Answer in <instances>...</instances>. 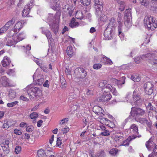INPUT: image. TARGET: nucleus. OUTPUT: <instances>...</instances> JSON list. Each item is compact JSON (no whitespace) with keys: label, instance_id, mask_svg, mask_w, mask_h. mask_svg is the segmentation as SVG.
<instances>
[{"label":"nucleus","instance_id":"obj_61","mask_svg":"<svg viewBox=\"0 0 157 157\" xmlns=\"http://www.w3.org/2000/svg\"><path fill=\"white\" fill-rule=\"evenodd\" d=\"M14 132L15 134L19 135H20L22 134L20 130L17 129H14Z\"/></svg>","mask_w":157,"mask_h":157},{"label":"nucleus","instance_id":"obj_48","mask_svg":"<svg viewBox=\"0 0 157 157\" xmlns=\"http://www.w3.org/2000/svg\"><path fill=\"white\" fill-rule=\"evenodd\" d=\"M16 96V93L13 91H10L9 93V97L10 98L12 99L15 98Z\"/></svg>","mask_w":157,"mask_h":157},{"label":"nucleus","instance_id":"obj_59","mask_svg":"<svg viewBox=\"0 0 157 157\" xmlns=\"http://www.w3.org/2000/svg\"><path fill=\"white\" fill-rule=\"evenodd\" d=\"M140 58L139 57H136L134 59L135 62L137 64L139 63L140 62Z\"/></svg>","mask_w":157,"mask_h":157},{"label":"nucleus","instance_id":"obj_38","mask_svg":"<svg viewBox=\"0 0 157 157\" xmlns=\"http://www.w3.org/2000/svg\"><path fill=\"white\" fill-rule=\"evenodd\" d=\"M9 123H10L7 120H5L2 127L6 129L8 128L11 126Z\"/></svg>","mask_w":157,"mask_h":157},{"label":"nucleus","instance_id":"obj_24","mask_svg":"<svg viewBox=\"0 0 157 157\" xmlns=\"http://www.w3.org/2000/svg\"><path fill=\"white\" fill-rule=\"evenodd\" d=\"M116 23V21L114 18L111 19L109 21L108 26L106 28H112V29L114 30Z\"/></svg>","mask_w":157,"mask_h":157},{"label":"nucleus","instance_id":"obj_51","mask_svg":"<svg viewBox=\"0 0 157 157\" xmlns=\"http://www.w3.org/2000/svg\"><path fill=\"white\" fill-rule=\"evenodd\" d=\"M129 140L128 139H126L120 145H122L124 146H128L129 144Z\"/></svg>","mask_w":157,"mask_h":157},{"label":"nucleus","instance_id":"obj_22","mask_svg":"<svg viewBox=\"0 0 157 157\" xmlns=\"http://www.w3.org/2000/svg\"><path fill=\"white\" fill-rule=\"evenodd\" d=\"M41 29H42V33L46 35L48 40L50 39L52 36L50 32L48 30L44 28H41Z\"/></svg>","mask_w":157,"mask_h":157},{"label":"nucleus","instance_id":"obj_13","mask_svg":"<svg viewBox=\"0 0 157 157\" xmlns=\"http://www.w3.org/2000/svg\"><path fill=\"white\" fill-rule=\"evenodd\" d=\"M33 3L30 2V3L25 5L22 11V16L25 17L27 16L29 13L30 9L32 7Z\"/></svg>","mask_w":157,"mask_h":157},{"label":"nucleus","instance_id":"obj_4","mask_svg":"<svg viewBox=\"0 0 157 157\" xmlns=\"http://www.w3.org/2000/svg\"><path fill=\"white\" fill-rule=\"evenodd\" d=\"M145 145L148 151H151L153 148L152 153L150 154L148 157H157V145L151 140L146 142Z\"/></svg>","mask_w":157,"mask_h":157},{"label":"nucleus","instance_id":"obj_41","mask_svg":"<svg viewBox=\"0 0 157 157\" xmlns=\"http://www.w3.org/2000/svg\"><path fill=\"white\" fill-rule=\"evenodd\" d=\"M131 78L134 82H137L140 80V77L137 75H132L131 76Z\"/></svg>","mask_w":157,"mask_h":157},{"label":"nucleus","instance_id":"obj_23","mask_svg":"<svg viewBox=\"0 0 157 157\" xmlns=\"http://www.w3.org/2000/svg\"><path fill=\"white\" fill-rule=\"evenodd\" d=\"M105 88L109 89L114 95H118L117 92L115 88L112 87L110 84H107Z\"/></svg>","mask_w":157,"mask_h":157},{"label":"nucleus","instance_id":"obj_53","mask_svg":"<svg viewBox=\"0 0 157 157\" xmlns=\"http://www.w3.org/2000/svg\"><path fill=\"white\" fill-rule=\"evenodd\" d=\"M102 66V65L100 63H96L94 64L93 67L95 69H98L100 68Z\"/></svg>","mask_w":157,"mask_h":157},{"label":"nucleus","instance_id":"obj_47","mask_svg":"<svg viewBox=\"0 0 157 157\" xmlns=\"http://www.w3.org/2000/svg\"><path fill=\"white\" fill-rule=\"evenodd\" d=\"M38 117V114L36 112H33L31 113L30 115V117L33 119L36 118Z\"/></svg>","mask_w":157,"mask_h":157},{"label":"nucleus","instance_id":"obj_45","mask_svg":"<svg viewBox=\"0 0 157 157\" xmlns=\"http://www.w3.org/2000/svg\"><path fill=\"white\" fill-rule=\"evenodd\" d=\"M125 78L124 76H123L121 78V80H123V81H122L121 80H118V82L117 84V85L118 86H121V85L124 84L125 83L124 80L125 79Z\"/></svg>","mask_w":157,"mask_h":157},{"label":"nucleus","instance_id":"obj_62","mask_svg":"<svg viewBox=\"0 0 157 157\" xmlns=\"http://www.w3.org/2000/svg\"><path fill=\"white\" fill-rule=\"evenodd\" d=\"M140 2L141 4L144 6H147L148 3L146 2V0H140Z\"/></svg>","mask_w":157,"mask_h":157},{"label":"nucleus","instance_id":"obj_2","mask_svg":"<svg viewBox=\"0 0 157 157\" xmlns=\"http://www.w3.org/2000/svg\"><path fill=\"white\" fill-rule=\"evenodd\" d=\"M25 90H26L28 95L30 96V98L33 99V96H40L41 94V89L38 87H31V86H28L25 88Z\"/></svg>","mask_w":157,"mask_h":157},{"label":"nucleus","instance_id":"obj_60","mask_svg":"<svg viewBox=\"0 0 157 157\" xmlns=\"http://www.w3.org/2000/svg\"><path fill=\"white\" fill-rule=\"evenodd\" d=\"M111 82L113 84H117L118 82V80L114 78H111L110 79Z\"/></svg>","mask_w":157,"mask_h":157},{"label":"nucleus","instance_id":"obj_49","mask_svg":"<svg viewBox=\"0 0 157 157\" xmlns=\"http://www.w3.org/2000/svg\"><path fill=\"white\" fill-rule=\"evenodd\" d=\"M69 128L68 127H67L65 128H62L59 129V130H60L63 133V134L67 133L69 131Z\"/></svg>","mask_w":157,"mask_h":157},{"label":"nucleus","instance_id":"obj_15","mask_svg":"<svg viewBox=\"0 0 157 157\" xmlns=\"http://www.w3.org/2000/svg\"><path fill=\"white\" fill-rule=\"evenodd\" d=\"M113 30L112 29V28H106L104 32V36L106 40H109L111 39Z\"/></svg>","mask_w":157,"mask_h":157},{"label":"nucleus","instance_id":"obj_19","mask_svg":"<svg viewBox=\"0 0 157 157\" xmlns=\"http://www.w3.org/2000/svg\"><path fill=\"white\" fill-rule=\"evenodd\" d=\"M22 21H19L16 23L13 27V31L14 32L18 33L23 27Z\"/></svg>","mask_w":157,"mask_h":157},{"label":"nucleus","instance_id":"obj_37","mask_svg":"<svg viewBox=\"0 0 157 157\" xmlns=\"http://www.w3.org/2000/svg\"><path fill=\"white\" fill-rule=\"evenodd\" d=\"M84 15L83 13L81 11H78L76 12L75 14V16L77 18L79 19H82L83 18Z\"/></svg>","mask_w":157,"mask_h":157},{"label":"nucleus","instance_id":"obj_43","mask_svg":"<svg viewBox=\"0 0 157 157\" xmlns=\"http://www.w3.org/2000/svg\"><path fill=\"white\" fill-rule=\"evenodd\" d=\"M60 82H61V87H62V88L64 89L67 86L65 79L63 77L61 78Z\"/></svg>","mask_w":157,"mask_h":157},{"label":"nucleus","instance_id":"obj_57","mask_svg":"<svg viewBox=\"0 0 157 157\" xmlns=\"http://www.w3.org/2000/svg\"><path fill=\"white\" fill-rule=\"evenodd\" d=\"M7 29L4 26L0 29V35L2 34L3 33L5 32Z\"/></svg>","mask_w":157,"mask_h":157},{"label":"nucleus","instance_id":"obj_21","mask_svg":"<svg viewBox=\"0 0 157 157\" xmlns=\"http://www.w3.org/2000/svg\"><path fill=\"white\" fill-rule=\"evenodd\" d=\"M10 61L7 56H5L2 61V65L3 67H6L9 65Z\"/></svg>","mask_w":157,"mask_h":157},{"label":"nucleus","instance_id":"obj_55","mask_svg":"<svg viewBox=\"0 0 157 157\" xmlns=\"http://www.w3.org/2000/svg\"><path fill=\"white\" fill-rule=\"evenodd\" d=\"M10 143V141L9 140H5L4 141L2 144H1L2 147V146H4V147H6L7 145L9 146V145Z\"/></svg>","mask_w":157,"mask_h":157},{"label":"nucleus","instance_id":"obj_32","mask_svg":"<svg viewBox=\"0 0 157 157\" xmlns=\"http://www.w3.org/2000/svg\"><path fill=\"white\" fill-rule=\"evenodd\" d=\"M102 10H101V13L100 14H97L96 13V12H95V14L99 18L101 21H105L107 19V17L104 14L102 13Z\"/></svg>","mask_w":157,"mask_h":157},{"label":"nucleus","instance_id":"obj_63","mask_svg":"<svg viewBox=\"0 0 157 157\" xmlns=\"http://www.w3.org/2000/svg\"><path fill=\"white\" fill-rule=\"evenodd\" d=\"M16 20V19L15 17H13L12 19L11 20H10L8 22H9V23L12 25V26L13 25L14 23L15 22Z\"/></svg>","mask_w":157,"mask_h":157},{"label":"nucleus","instance_id":"obj_42","mask_svg":"<svg viewBox=\"0 0 157 157\" xmlns=\"http://www.w3.org/2000/svg\"><path fill=\"white\" fill-rule=\"evenodd\" d=\"M107 83V82L105 80H103L101 81L99 83V86L100 87H103L105 86H106L107 85H106ZM105 88H104L103 90H104V91H105Z\"/></svg>","mask_w":157,"mask_h":157},{"label":"nucleus","instance_id":"obj_1","mask_svg":"<svg viewBox=\"0 0 157 157\" xmlns=\"http://www.w3.org/2000/svg\"><path fill=\"white\" fill-rule=\"evenodd\" d=\"M144 25L148 30H154L157 27V21L155 17L149 15L146 16L144 20Z\"/></svg>","mask_w":157,"mask_h":157},{"label":"nucleus","instance_id":"obj_8","mask_svg":"<svg viewBox=\"0 0 157 157\" xmlns=\"http://www.w3.org/2000/svg\"><path fill=\"white\" fill-rule=\"evenodd\" d=\"M33 80L36 82V83L41 85L44 82V76L42 75H38L36 72L34 73L33 76Z\"/></svg>","mask_w":157,"mask_h":157},{"label":"nucleus","instance_id":"obj_58","mask_svg":"<svg viewBox=\"0 0 157 157\" xmlns=\"http://www.w3.org/2000/svg\"><path fill=\"white\" fill-rule=\"evenodd\" d=\"M26 131L28 132H32L33 129V128L32 126H29L26 127Z\"/></svg>","mask_w":157,"mask_h":157},{"label":"nucleus","instance_id":"obj_36","mask_svg":"<svg viewBox=\"0 0 157 157\" xmlns=\"http://www.w3.org/2000/svg\"><path fill=\"white\" fill-rule=\"evenodd\" d=\"M118 3L120 5L119 10L121 11H123L125 8V4L124 2L122 1H118Z\"/></svg>","mask_w":157,"mask_h":157},{"label":"nucleus","instance_id":"obj_29","mask_svg":"<svg viewBox=\"0 0 157 157\" xmlns=\"http://www.w3.org/2000/svg\"><path fill=\"white\" fill-rule=\"evenodd\" d=\"M75 19L73 18L69 24V26L71 28L76 27L79 25V23L78 22L75 21Z\"/></svg>","mask_w":157,"mask_h":157},{"label":"nucleus","instance_id":"obj_26","mask_svg":"<svg viewBox=\"0 0 157 157\" xmlns=\"http://www.w3.org/2000/svg\"><path fill=\"white\" fill-rule=\"evenodd\" d=\"M123 136L122 134L121 133H117L115 135V140L117 143H119L123 140Z\"/></svg>","mask_w":157,"mask_h":157},{"label":"nucleus","instance_id":"obj_25","mask_svg":"<svg viewBox=\"0 0 157 157\" xmlns=\"http://www.w3.org/2000/svg\"><path fill=\"white\" fill-rule=\"evenodd\" d=\"M124 25L128 28H130L132 25V18H124Z\"/></svg>","mask_w":157,"mask_h":157},{"label":"nucleus","instance_id":"obj_33","mask_svg":"<svg viewBox=\"0 0 157 157\" xmlns=\"http://www.w3.org/2000/svg\"><path fill=\"white\" fill-rule=\"evenodd\" d=\"M38 157H47L45 151L43 149L39 150L37 152Z\"/></svg>","mask_w":157,"mask_h":157},{"label":"nucleus","instance_id":"obj_28","mask_svg":"<svg viewBox=\"0 0 157 157\" xmlns=\"http://www.w3.org/2000/svg\"><path fill=\"white\" fill-rule=\"evenodd\" d=\"M118 34L120 37L123 36V33L122 32V23L121 21H118Z\"/></svg>","mask_w":157,"mask_h":157},{"label":"nucleus","instance_id":"obj_46","mask_svg":"<svg viewBox=\"0 0 157 157\" xmlns=\"http://www.w3.org/2000/svg\"><path fill=\"white\" fill-rule=\"evenodd\" d=\"M118 150L116 148H113L111 150L109 151L110 154H111L112 155H115L117 153Z\"/></svg>","mask_w":157,"mask_h":157},{"label":"nucleus","instance_id":"obj_5","mask_svg":"<svg viewBox=\"0 0 157 157\" xmlns=\"http://www.w3.org/2000/svg\"><path fill=\"white\" fill-rule=\"evenodd\" d=\"M145 110L140 108L132 107L131 112V115L134 117H139V116H142L144 114Z\"/></svg>","mask_w":157,"mask_h":157},{"label":"nucleus","instance_id":"obj_10","mask_svg":"<svg viewBox=\"0 0 157 157\" xmlns=\"http://www.w3.org/2000/svg\"><path fill=\"white\" fill-rule=\"evenodd\" d=\"M144 88L147 94L151 95L153 92V85L150 82H147L144 84Z\"/></svg>","mask_w":157,"mask_h":157},{"label":"nucleus","instance_id":"obj_34","mask_svg":"<svg viewBox=\"0 0 157 157\" xmlns=\"http://www.w3.org/2000/svg\"><path fill=\"white\" fill-rule=\"evenodd\" d=\"M131 9H126L125 11L124 18H131Z\"/></svg>","mask_w":157,"mask_h":157},{"label":"nucleus","instance_id":"obj_3","mask_svg":"<svg viewBox=\"0 0 157 157\" xmlns=\"http://www.w3.org/2000/svg\"><path fill=\"white\" fill-rule=\"evenodd\" d=\"M52 14H50L48 17V20L49 21V25L51 29L55 34L57 33L58 29L59 18L56 19Z\"/></svg>","mask_w":157,"mask_h":157},{"label":"nucleus","instance_id":"obj_7","mask_svg":"<svg viewBox=\"0 0 157 157\" xmlns=\"http://www.w3.org/2000/svg\"><path fill=\"white\" fill-rule=\"evenodd\" d=\"M132 96L133 100L135 105H140L143 101H146L144 99L143 100L140 95L136 93L135 91L133 92Z\"/></svg>","mask_w":157,"mask_h":157},{"label":"nucleus","instance_id":"obj_14","mask_svg":"<svg viewBox=\"0 0 157 157\" xmlns=\"http://www.w3.org/2000/svg\"><path fill=\"white\" fill-rule=\"evenodd\" d=\"M111 97L112 96L109 93L105 92L100 97L99 100L102 102H106L111 99Z\"/></svg>","mask_w":157,"mask_h":157},{"label":"nucleus","instance_id":"obj_30","mask_svg":"<svg viewBox=\"0 0 157 157\" xmlns=\"http://www.w3.org/2000/svg\"><path fill=\"white\" fill-rule=\"evenodd\" d=\"M67 54L70 57H72L74 55V52L71 46H69L67 48Z\"/></svg>","mask_w":157,"mask_h":157},{"label":"nucleus","instance_id":"obj_17","mask_svg":"<svg viewBox=\"0 0 157 157\" xmlns=\"http://www.w3.org/2000/svg\"><path fill=\"white\" fill-rule=\"evenodd\" d=\"M12 36L13 40H14L15 44L18 42L22 40L25 38V35L23 33H19L17 35H14Z\"/></svg>","mask_w":157,"mask_h":157},{"label":"nucleus","instance_id":"obj_11","mask_svg":"<svg viewBox=\"0 0 157 157\" xmlns=\"http://www.w3.org/2000/svg\"><path fill=\"white\" fill-rule=\"evenodd\" d=\"M156 56H157V52L154 51L152 52L148 53L141 56V58L143 60H147L151 59L152 58H154Z\"/></svg>","mask_w":157,"mask_h":157},{"label":"nucleus","instance_id":"obj_20","mask_svg":"<svg viewBox=\"0 0 157 157\" xmlns=\"http://www.w3.org/2000/svg\"><path fill=\"white\" fill-rule=\"evenodd\" d=\"M12 36V35L11 36H9L8 37H7L6 38V40H7L6 45L11 46L16 44L14 40H13V38L11 37Z\"/></svg>","mask_w":157,"mask_h":157},{"label":"nucleus","instance_id":"obj_35","mask_svg":"<svg viewBox=\"0 0 157 157\" xmlns=\"http://www.w3.org/2000/svg\"><path fill=\"white\" fill-rule=\"evenodd\" d=\"M101 60L103 62L106 64H111L112 63V61L105 56H104L103 57L102 59Z\"/></svg>","mask_w":157,"mask_h":157},{"label":"nucleus","instance_id":"obj_52","mask_svg":"<svg viewBox=\"0 0 157 157\" xmlns=\"http://www.w3.org/2000/svg\"><path fill=\"white\" fill-rule=\"evenodd\" d=\"M18 102L17 101H15L14 102L9 103L7 104V106L9 107H11L15 105Z\"/></svg>","mask_w":157,"mask_h":157},{"label":"nucleus","instance_id":"obj_56","mask_svg":"<svg viewBox=\"0 0 157 157\" xmlns=\"http://www.w3.org/2000/svg\"><path fill=\"white\" fill-rule=\"evenodd\" d=\"M56 144L58 146H60L62 144V139L61 137L58 138L57 139Z\"/></svg>","mask_w":157,"mask_h":157},{"label":"nucleus","instance_id":"obj_12","mask_svg":"<svg viewBox=\"0 0 157 157\" xmlns=\"http://www.w3.org/2000/svg\"><path fill=\"white\" fill-rule=\"evenodd\" d=\"M135 120L144 125H147L148 127L151 126L150 122L146 118L136 117L135 118Z\"/></svg>","mask_w":157,"mask_h":157},{"label":"nucleus","instance_id":"obj_40","mask_svg":"<svg viewBox=\"0 0 157 157\" xmlns=\"http://www.w3.org/2000/svg\"><path fill=\"white\" fill-rule=\"evenodd\" d=\"M2 147L5 154L7 155L10 152V150L9 146L7 145L6 147L2 146Z\"/></svg>","mask_w":157,"mask_h":157},{"label":"nucleus","instance_id":"obj_16","mask_svg":"<svg viewBox=\"0 0 157 157\" xmlns=\"http://www.w3.org/2000/svg\"><path fill=\"white\" fill-rule=\"evenodd\" d=\"M9 84V80L6 77L3 76L0 78V87L8 86Z\"/></svg>","mask_w":157,"mask_h":157},{"label":"nucleus","instance_id":"obj_9","mask_svg":"<svg viewBox=\"0 0 157 157\" xmlns=\"http://www.w3.org/2000/svg\"><path fill=\"white\" fill-rule=\"evenodd\" d=\"M94 2L95 6L96 13L99 15L101 13V10H103L102 1L101 0H94Z\"/></svg>","mask_w":157,"mask_h":157},{"label":"nucleus","instance_id":"obj_6","mask_svg":"<svg viewBox=\"0 0 157 157\" xmlns=\"http://www.w3.org/2000/svg\"><path fill=\"white\" fill-rule=\"evenodd\" d=\"M75 76L78 78H84L86 75V72L83 68H77L74 70Z\"/></svg>","mask_w":157,"mask_h":157},{"label":"nucleus","instance_id":"obj_54","mask_svg":"<svg viewBox=\"0 0 157 157\" xmlns=\"http://www.w3.org/2000/svg\"><path fill=\"white\" fill-rule=\"evenodd\" d=\"M101 135L105 136H108L110 135L109 131L106 129L103 131L101 133Z\"/></svg>","mask_w":157,"mask_h":157},{"label":"nucleus","instance_id":"obj_39","mask_svg":"<svg viewBox=\"0 0 157 157\" xmlns=\"http://www.w3.org/2000/svg\"><path fill=\"white\" fill-rule=\"evenodd\" d=\"M81 2L84 6H87L90 5V0H81Z\"/></svg>","mask_w":157,"mask_h":157},{"label":"nucleus","instance_id":"obj_64","mask_svg":"<svg viewBox=\"0 0 157 157\" xmlns=\"http://www.w3.org/2000/svg\"><path fill=\"white\" fill-rule=\"evenodd\" d=\"M20 98L21 100L25 101H29V99L21 95L20 97Z\"/></svg>","mask_w":157,"mask_h":157},{"label":"nucleus","instance_id":"obj_18","mask_svg":"<svg viewBox=\"0 0 157 157\" xmlns=\"http://www.w3.org/2000/svg\"><path fill=\"white\" fill-rule=\"evenodd\" d=\"M80 106L79 105H73L71 108L70 112L71 114H74L79 112L80 110Z\"/></svg>","mask_w":157,"mask_h":157},{"label":"nucleus","instance_id":"obj_50","mask_svg":"<svg viewBox=\"0 0 157 157\" xmlns=\"http://www.w3.org/2000/svg\"><path fill=\"white\" fill-rule=\"evenodd\" d=\"M21 151V147L19 146H17L16 147L15 152L17 154L20 153Z\"/></svg>","mask_w":157,"mask_h":157},{"label":"nucleus","instance_id":"obj_27","mask_svg":"<svg viewBox=\"0 0 157 157\" xmlns=\"http://www.w3.org/2000/svg\"><path fill=\"white\" fill-rule=\"evenodd\" d=\"M130 129L134 134H138V127L136 124H132L130 126Z\"/></svg>","mask_w":157,"mask_h":157},{"label":"nucleus","instance_id":"obj_44","mask_svg":"<svg viewBox=\"0 0 157 157\" xmlns=\"http://www.w3.org/2000/svg\"><path fill=\"white\" fill-rule=\"evenodd\" d=\"M100 109H101V108L99 107V106H94L93 109V111L96 114L98 115V113H99Z\"/></svg>","mask_w":157,"mask_h":157},{"label":"nucleus","instance_id":"obj_31","mask_svg":"<svg viewBox=\"0 0 157 157\" xmlns=\"http://www.w3.org/2000/svg\"><path fill=\"white\" fill-rule=\"evenodd\" d=\"M54 5L55 6H51V8L54 10H56L59 7L60 5V1L59 0H53Z\"/></svg>","mask_w":157,"mask_h":157}]
</instances>
